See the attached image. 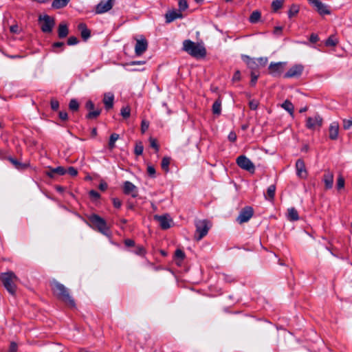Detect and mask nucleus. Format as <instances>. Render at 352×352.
<instances>
[{
    "label": "nucleus",
    "instance_id": "nucleus-1",
    "mask_svg": "<svg viewBox=\"0 0 352 352\" xmlns=\"http://www.w3.org/2000/svg\"><path fill=\"white\" fill-rule=\"evenodd\" d=\"M50 286L53 294L57 297V298L63 301L70 308L76 307L74 299L70 295L69 289L64 285L60 283L56 280H53L50 283Z\"/></svg>",
    "mask_w": 352,
    "mask_h": 352
},
{
    "label": "nucleus",
    "instance_id": "nucleus-2",
    "mask_svg": "<svg viewBox=\"0 0 352 352\" xmlns=\"http://www.w3.org/2000/svg\"><path fill=\"white\" fill-rule=\"evenodd\" d=\"M182 49L197 59L203 58L206 56V50L203 44L188 39L184 41Z\"/></svg>",
    "mask_w": 352,
    "mask_h": 352
},
{
    "label": "nucleus",
    "instance_id": "nucleus-3",
    "mask_svg": "<svg viewBox=\"0 0 352 352\" xmlns=\"http://www.w3.org/2000/svg\"><path fill=\"white\" fill-rule=\"evenodd\" d=\"M89 226L104 235H108L109 228L104 219L96 214H92L88 217Z\"/></svg>",
    "mask_w": 352,
    "mask_h": 352
},
{
    "label": "nucleus",
    "instance_id": "nucleus-4",
    "mask_svg": "<svg viewBox=\"0 0 352 352\" xmlns=\"http://www.w3.org/2000/svg\"><path fill=\"white\" fill-rule=\"evenodd\" d=\"M0 279L8 292L12 295H14L16 288L15 283L18 280V278L15 274L10 271L2 273L0 276Z\"/></svg>",
    "mask_w": 352,
    "mask_h": 352
},
{
    "label": "nucleus",
    "instance_id": "nucleus-5",
    "mask_svg": "<svg viewBox=\"0 0 352 352\" xmlns=\"http://www.w3.org/2000/svg\"><path fill=\"white\" fill-rule=\"evenodd\" d=\"M196 227V233L195 235V238L197 241H200L203 239L206 235H207L209 230L210 225L209 222L207 220H199L195 223Z\"/></svg>",
    "mask_w": 352,
    "mask_h": 352
},
{
    "label": "nucleus",
    "instance_id": "nucleus-6",
    "mask_svg": "<svg viewBox=\"0 0 352 352\" xmlns=\"http://www.w3.org/2000/svg\"><path fill=\"white\" fill-rule=\"evenodd\" d=\"M236 163L241 169L248 171L250 173H254L255 166L245 155H241L237 157Z\"/></svg>",
    "mask_w": 352,
    "mask_h": 352
},
{
    "label": "nucleus",
    "instance_id": "nucleus-7",
    "mask_svg": "<svg viewBox=\"0 0 352 352\" xmlns=\"http://www.w3.org/2000/svg\"><path fill=\"white\" fill-rule=\"evenodd\" d=\"M38 21L41 25V30L43 32L50 33L52 32V28L55 24L53 18L49 15L45 14L43 16H40Z\"/></svg>",
    "mask_w": 352,
    "mask_h": 352
},
{
    "label": "nucleus",
    "instance_id": "nucleus-8",
    "mask_svg": "<svg viewBox=\"0 0 352 352\" xmlns=\"http://www.w3.org/2000/svg\"><path fill=\"white\" fill-rule=\"evenodd\" d=\"M322 118L320 115L316 114L313 117L307 118L305 126L308 129L316 130L322 126Z\"/></svg>",
    "mask_w": 352,
    "mask_h": 352
},
{
    "label": "nucleus",
    "instance_id": "nucleus-9",
    "mask_svg": "<svg viewBox=\"0 0 352 352\" xmlns=\"http://www.w3.org/2000/svg\"><path fill=\"white\" fill-rule=\"evenodd\" d=\"M254 210L252 207L246 206L243 208L239 212L236 218V221L239 224L248 222L253 216Z\"/></svg>",
    "mask_w": 352,
    "mask_h": 352
},
{
    "label": "nucleus",
    "instance_id": "nucleus-10",
    "mask_svg": "<svg viewBox=\"0 0 352 352\" xmlns=\"http://www.w3.org/2000/svg\"><path fill=\"white\" fill-rule=\"evenodd\" d=\"M115 1L116 0H101L96 7V13L102 14L108 12L113 8Z\"/></svg>",
    "mask_w": 352,
    "mask_h": 352
},
{
    "label": "nucleus",
    "instance_id": "nucleus-11",
    "mask_svg": "<svg viewBox=\"0 0 352 352\" xmlns=\"http://www.w3.org/2000/svg\"><path fill=\"white\" fill-rule=\"evenodd\" d=\"M286 63L284 62L271 63L269 65V73L274 76H280L285 69Z\"/></svg>",
    "mask_w": 352,
    "mask_h": 352
},
{
    "label": "nucleus",
    "instance_id": "nucleus-12",
    "mask_svg": "<svg viewBox=\"0 0 352 352\" xmlns=\"http://www.w3.org/2000/svg\"><path fill=\"white\" fill-rule=\"evenodd\" d=\"M303 69V65L300 64L294 65L285 74L284 78H298L301 76Z\"/></svg>",
    "mask_w": 352,
    "mask_h": 352
},
{
    "label": "nucleus",
    "instance_id": "nucleus-13",
    "mask_svg": "<svg viewBox=\"0 0 352 352\" xmlns=\"http://www.w3.org/2000/svg\"><path fill=\"white\" fill-rule=\"evenodd\" d=\"M309 3L314 6L318 12L321 15L329 14L331 13L328 7L319 0H308Z\"/></svg>",
    "mask_w": 352,
    "mask_h": 352
},
{
    "label": "nucleus",
    "instance_id": "nucleus-14",
    "mask_svg": "<svg viewBox=\"0 0 352 352\" xmlns=\"http://www.w3.org/2000/svg\"><path fill=\"white\" fill-rule=\"evenodd\" d=\"M148 42L145 38L142 37L140 39H137L135 46V54L137 56H141L144 52H146Z\"/></svg>",
    "mask_w": 352,
    "mask_h": 352
},
{
    "label": "nucleus",
    "instance_id": "nucleus-15",
    "mask_svg": "<svg viewBox=\"0 0 352 352\" xmlns=\"http://www.w3.org/2000/svg\"><path fill=\"white\" fill-rule=\"evenodd\" d=\"M123 190L126 195H130L133 197H136L138 195L137 187L129 181L124 183Z\"/></svg>",
    "mask_w": 352,
    "mask_h": 352
},
{
    "label": "nucleus",
    "instance_id": "nucleus-16",
    "mask_svg": "<svg viewBox=\"0 0 352 352\" xmlns=\"http://www.w3.org/2000/svg\"><path fill=\"white\" fill-rule=\"evenodd\" d=\"M155 219L159 222L160 227L164 230L168 229L171 226L172 219L168 215H155Z\"/></svg>",
    "mask_w": 352,
    "mask_h": 352
},
{
    "label": "nucleus",
    "instance_id": "nucleus-17",
    "mask_svg": "<svg viewBox=\"0 0 352 352\" xmlns=\"http://www.w3.org/2000/svg\"><path fill=\"white\" fill-rule=\"evenodd\" d=\"M297 175L300 178H306L307 173L305 168V162L302 160L298 159L296 162Z\"/></svg>",
    "mask_w": 352,
    "mask_h": 352
},
{
    "label": "nucleus",
    "instance_id": "nucleus-18",
    "mask_svg": "<svg viewBox=\"0 0 352 352\" xmlns=\"http://www.w3.org/2000/svg\"><path fill=\"white\" fill-rule=\"evenodd\" d=\"M340 126L338 122H333L330 124L329 128V136L332 140H336L338 138Z\"/></svg>",
    "mask_w": 352,
    "mask_h": 352
},
{
    "label": "nucleus",
    "instance_id": "nucleus-19",
    "mask_svg": "<svg viewBox=\"0 0 352 352\" xmlns=\"http://www.w3.org/2000/svg\"><path fill=\"white\" fill-rule=\"evenodd\" d=\"M67 173V170L63 166H58L56 168H49V170L46 172V175L53 178L55 175H64Z\"/></svg>",
    "mask_w": 352,
    "mask_h": 352
},
{
    "label": "nucleus",
    "instance_id": "nucleus-20",
    "mask_svg": "<svg viewBox=\"0 0 352 352\" xmlns=\"http://www.w3.org/2000/svg\"><path fill=\"white\" fill-rule=\"evenodd\" d=\"M323 182L326 189H331L333 184V174L332 172L327 170L323 175Z\"/></svg>",
    "mask_w": 352,
    "mask_h": 352
},
{
    "label": "nucleus",
    "instance_id": "nucleus-21",
    "mask_svg": "<svg viewBox=\"0 0 352 352\" xmlns=\"http://www.w3.org/2000/svg\"><path fill=\"white\" fill-rule=\"evenodd\" d=\"M114 95L111 92L104 94L103 102L106 109H110L113 106Z\"/></svg>",
    "mask_w": 352,
    "mask_h": 352
},
{
    "label": "nucleus",
    "instance_id": "nucleus-22",
    "mask_svg": "<svg viewBox=\"0 0 352 352\" xmlns=\"http://www.w3.org/2000/svg\"><path fill=\"white\" fill-rule=\"evenodd\" d=\"M165 16L166 23H170L177 19L182 18L183 15L179 10H172L167 12Z\"/></svg>",
    "mask_w": 352,
    "mask_h": 352
},
{
    "label": "nucleus",
    "instance_id": "nucleus-23",
    "mask_svg": "<svg viewBox=\"0 0 352 352\" xmlns=\"http://www.w3.org/2000/svg\"><path fill=\"white\" fill-rule=\"evenodd\" d=\"M78 29L80 31V34L84 40H87L90 36V31L87 28L85 24L80 23Z\"/></svg>",
    "mask_w": 352,
    "mask_h": 352
},
{
    "label": "nucleus",
    "instance_id": "nucleus-24",
    "mask_svg": "<svg viewBox=\"0 0 352 352\" xmlns=\"http://www.w3.org/2000/svg\"><path fill=\"white\" fill-rule=\"evenodd\" d=\"M281 107L287 111L292 117H294V107L293 104L288 100H286L282 104Z\"/></svg>",
    "mask_w": 352,
    "mask_h": 352
},
{
    "label": "nucleus",
    "instance_id": "nucleus-25",
    "mask_svg": "<svg viewBox=\"0 0 352 352\" xmlns=\"http://www.w3.org/2000/svg\"><path fill=\"white\" fill-rule=\"evenodd\" d=\"M68 32H69L68 28L65 24L61 23L59 25L58 30V34L59 38H63L66 37L68 34Z\"/></svg>",
    "mask_w": 352,
    "mask_h": 352
},
{
    "label": "nucleus",
    "instance_id": "nucleus-26",
    "mask_svg": "<svg viewBox=\"0 0 352 352\" xmlns=\"http://www.w3.org/2000/svg\"><path fill=\"white\" fill-rule=\"evenodd\" d=\"M288 219L290 221H297L299 219L298 211L294 208H290L287 210Z\"/></svg>",
    "mask_w": 352,
    "mask_h": 352
},
{
    "label": "nucleus",
    "instance_id": "nucleus-27",
    "mask_svg": "<svg viewBox=\"0 0 352 352\" xmlns=\"http://www.w3.org/2000/svg\"><path fill=\"white\" fill-rule=\"evenodd\" d=\"M70 0H54L52 6L55 9H60L65 7Z\"/></svg>",
    "mask_w": 352,
    "mask_h": 352
},
{
    "label": "nucleus",
    "instance_id": "nucleus-28",
    "mask_svg": "<svg viewBox=\"0 0 352 352\" xmlns=\"http://www.w3.org/2000/svg\"><path fill=\"white\" fill-rule=\"evenodd\" d=\"M276 186L275 185H270L267 190L265 198L270 201H272L275 196Z\"/></svg>",
    "mask_w": 352,
    "mask_h": 352
},
{
    "label": "nucleus",
    "instance_id": "nucleus-29",
    "mask_svg": "<svg viewBox=\"0 0 352 352\" xmlns=\"http://www.w3.org/2000/svg\"><path fill=\"white\" fill-rule=\"evenodd\" d=\"M120 136L117 133H112L109 138L108 146L110 150H112L115 148L116 142L119 139Z\"/></svg>",
    "mask_w": 352,
    "mask_h": 352
},
{
    "label": "nucleus",
    "instance_id": "nucleus-30",
    "mask_svg": "<svg viewBox=\"0 0 352 352\" xmlns=\"http://www.w3.org/2000/svg\"><path fill=\"white\" fill-rule=\"evenodd\" d=\"M221 111V101L218 99L212 104V112L214 114L219 115Z\"/></svg>",
    "mask_w": 352,
    "mask_h": 352
},
{
    "label": "nucleus",
    "instance_id": "nucleus-31",
    "mask_svg": "<svg viewBox=\"0 0 352 352\" xmlns=\"http://www.w3.org/2000/svg\"><path fill=\"white\" fill-rule=\"evenodd\" d=\"M261 16V12L258 10H255L250 16L249 21L252 23H256L260 20Z\"/></svg>",
    "mask_w": 352,
    "mask_h": 352
},
{
    "label": "nucleus",
    "instance_id": "nucleus-32",
    "mask_svg": "<svg viewBox=\"0 0 352 352\" xmlns=\"http://www.w3.org/2000/svg\"><path fill=\"white\" fill-rule=\"evenodd\" d=\"M284 0H274L272 3V8L274 12H277L283 5Z\"/></svg>",
    "mask_w": 352,
    "mask_h": 352
},
{
    "label": "nucleus",
    "instance_id": "nucleus-33",
    "mask_svg": "<svg viewBox=\"0 0 352 352\" xmlns=\"http://www.w3.org/2000/svg\"><path fill=\"white\" fill-rule=\"evenodd\" d=\"M170 162V158L168 157H164L162 158L161 166L162 168L165 171L168 172L169 170V164Z\"/></svg>",
    "mask_w": 352,
    "mask_h": 352
},
{
    "label": "nucleus",
    "instance_id": "nucleus-34",
    "mask_svg": "<svg viewBox=\"0 0 352 352\" xmlns=\"http://www.w3.org/2000/svg\"><path fill=\"white\" fill-rule=\"evenodd\" d=\"M299 12V7L297 5H292L289 11H288V16L289 18H292L295 15H296Z\"/></svg>",
    "mask_w": 352,
    "mask_h": 352
},
{
    "label": "nucleus",
    "instance_id": "nucleus-35",
    "mask_svg": "<svg viewBox=\"0 0 352 352\" xmlns=\"http://www.w3.org/2000/svg\"><path fill=\"white\" fill-rule=\"evenodd\" d=\"M338 43V39L336 37H334L333 36H331L326 41L325 45L327 46H332V47H333V46H336Z\"/></svg>",
    "mask_w": 352,
    "mask_h": 352
},
{
    "label": "nucleus",
    "instance_id": "nucleus-36",
    "mask_svg": "<svg viewBox=\"0 0 352 352\" xmlns=\"http://www.w3.org/2000/svg\"><path fill=\"white\" fill-rule=\"evenodd\" d=\"M120 113L124 118H129L131 115V109L129 106L124 107L121 109Z\"/></svg>",
    "mask_w": 352,
    "mask_h": 352
},
{
    "label": "nucleus",
    "instance_id": "nucleus-37",
    "mask_svg": "<svg viewBox=\"0 0 352 352\" xmlns=\"http://www.w3.org/2000/svg\"><path fill=\"white\" fill-rule=\"evenodd\" d=\"M101 113L100 109L97 110H91L89 112V113L87 115V118L88 119H94L96 118Z\"/></svg>",
    "mask_w": 352,
    "mask_h": 352
},
{
    "label": "nucleus",
    "instance_id": "nucleus-38",
    "mask_svg": "<svg viewBox=\"0 0 352 352\" xmlns=\"http://www.w3.org/2000/svg\"><path fill=\"white\" fill-rule=\"evenodd\" d=\"M10 161L17 169L23 170L26 168L25 164H21L15 159L10 158Z\"/></svg>",
    "mask_w": 352,
    "mask_h": 352
},
{
    "label": "nucleus",
    "instance_id": "nucleus-39",
    "mask_svg": "<svg viewBox=\"0 0 352 352\" xmlns=\"http://www.w3.org/2000/svg\"><path fill=\"white\" fill-rule=\"evenodd\" d=\"M69 107L72 111H76L79 108V104L76 99H72L69 102Z\"/></svg>",
    "mask_w": 352,
    "mask_h": 352
},
{
    "label": "nucleus",
    "instance_id": "nucleus-40",
    "mask_svg": "<svg viewBox=\"0 0 352 352\" xmlns=\"http://www.w3.org/2000/svg\"><path fill=\"white\" fill-rule=\"evenodd\" d=\"M343 122V129L344 130H349L352 129V117L349 119H344L342 120Z\"/></svg>",
    "mask_w": 352,
    "mask_h": 352
},
{
    "label": "nucleus",
    "instance_id": "nucleus-41",
    "mask_svg": "<svg viewBox=\"0 0 352 352\" xmlns=\"http://www.w3.org/2000/svg\"><path fill=\"white\" fill-rule=\"evenodd\" d=\"M336 187L338 190L344 187V179L342 175H339L338 177Z\"/></svg>",
    "mask_w": 352,
    "mask_h": 352
},
{
    "label": "nucleus",
    "instance_id": "nucleus-42",
    "mask_svg": "<svg viewBox=\"0 0 352 352\" xmlns=\"http://www.w3.org/2000/svg\"><path fill=\"white\" fill-rule=\"evenodd\" d=\"M143 150H144V146H143L142 142H140L136 143L135 146V153L137 155H140L142 154Z\"/></svg>",
    "mask_w": 352,
    "mask_h": 352
},
{
    "label": "nucleus",
    "instance_id": "nucleus-43",
    "mask_svg": "<svg viewBox=\"0 0 352 352\" xmlns=\"http://www.w3.org/2000/svg\"><path fill=\"white\" fill-rule=\"evenodd\" d=\"M178 6L179 11H184L188 7L186 0H178Z\"/></svg>",
    "mask_w": 352,
    "mask_h": 352
},
{
    "label": "nucleus",
    "instance_id": "nucleus-44",
    "mask_svg": "<svg viewBox=\"0 0 352 352\" xmlns=\"http://www.w3.org/2000/svg\"><path fill=\"white\" fill-rule=\"evenodd\" d=\"M133 252L137 255L144 256L146 253V250L143 246H137Z\"/></svg>",
    "mask_w": 352,
    "mask_h": 352
},
{
    "label": "nucleus",
    "instance_id": "nucleus-45",
    "mask_svg": "<svg viewBox=\"0 0 352 352\" xmlns=\"http://www.w3.org/2000/svg\"><path fill=\"white\" fill-rule=\"evenodd\" d=\"M149 122L145 120H143L141 123V131L144 133L148 129Z\"/></svg>",
    "mask_w": 352,
    "mask_h": 352
},
{
    "label": "nucleus",
    "instance_id": "nucleus-46",
    "mask_svg": "<svg viewBox=\"0 0 352 352\" xmlns=\"http://www.w3.org/2000/svg\"><path fill=\"white\" fill-rule=\"evenodd\" d=\"M258 106V101L256 100H252L249 102V107L252 110H256Z\"/></svg>",
    "mask_w": 352,
    "mask_h": 352
},
{
    "label": "nucleus",
    "instance_id": "nucleus-47",
    "mask_svg": "<svg viewBox=\"0 0 352 352\" xmlns=\"http://www.w3.org/2000/svg\"><path fill=\"white\" fill-rule=\"evenodd\" d=\"M258 75L255 74L254 72L251 73V80H250V85L252 86H254L256 83V81L258 80Z\"/></svg>",
    "mask_w": 352,
    "mask_h": 352
},
{
    "label": "nucleus",
    "instance_id": "nucleus-48",
    "mask_svg": "<svg viewBox=\"0 0 352 352\" xmlns=\"http://www.w3.org/2000/svg\"><path fill=\"white\" fill-rule=\"evenodd\" d=\"M50 105H51V108L53 110L56 111V110H58V109L59 107V102L58 100H56L55 99H52L51 100Z\"/></svg>",
    "mask_w": 352,
    "mask_h": 352
},
{
    "label": "nucleus",
    "instance_id": "nucleus-49",
    "mask_svg": "<svg viewBox=\"0 0 352 352\" xmlns=\"http://www.w3.org/2000/svg\"><path fill=\"white\" fill-rule=\"evenodd\" d=\"M78 43V39L75 36H70L67 40V44L69 45H74Z\"/></svg>",
    "mask_w": 352,
    "mask_h": 352
},
{
    "label": "nucleus",
    "instance_id": "nucleus-50",
    "mask_svg": "<svg viewBox=\"0 0 352 352\" xmlns=\"http://www.w3.org/2000/svg\"><path fill=\"white\" fill-rule=\"evenodd\" d=\"M175 257L179 258L181 261L184 258L185 254L181 250H177L175 253Z\"/></svg>",
    "mask_w": 352,
    "mask_h": 352
},
{
    "label": "nucleus",
    "instance_id": "nucleus-51",
    "mask_svg": "<svg viewBox=\"0 0 352 352\" xmlns=\"http://www.w3.org/2000/svg\"><path fill=\"white\" fill-rule=\"evenodd\" d=\"M147 173L149 176L154 177L155 176V169L153 166H148Z\"/></svg>",
    "mask_w": 352,
    "mask_h": 352
},
{
    "label": "nucleus",
    "instance_id": "nucleus-52",
    "mask_svg": "<svg viewBox=\"0 0 352 352\" xmlns=\"http://www.w3.org/2000/svg\"><path fill=\"white\" fill-rule=\"evenodd\" d=\"M67 173H68L71 176L75 177L78 174V170L74 167L70 166L67 169Z\"/></svg>",
    "mask_w": 352,
    "mask_h": 352
},
{
    "label": "nucleus",
    "instance_id": "nucleus-53",
    "mask_svg": "<svg viewBox=\"0 0 352 352\" xmlns=\"http://www.w3.org/2000/svg\"><path fill=\"white\" fill-rule=\"evenodd\" d=\"M89 196L95 200L99 199L100 197V194L94 190H91L89 191Z\"/></svg>",
    "mask_w": 352,
    "mask_h": 352
},
{
    "label": "nucleus",
    "instance_id": "nucleus-54",
    "mask_svg": "<svg viewBox=\"0 0 352 352\" xmlns=\"http://www.w3.org/2000/svg\"><path fill=\"white\" fill-rule=\"evenodd\" d=\"M150 144L151 146L155 149V151L157 152L159 151V146L157 143L156 140L151 138H150Z\"/></svg>",
    "mask_w": 352,
    "mask_h": 352
},
{
    "label": "nucleus",
    "instance_id": "nucleus-55",
    "mask_svg": "<svg viewBox=\"0 0 352 352\" xmlns=\"http://www.w3.org/2000/svg\"><path fill=\"white\" fill-rule=\"evenodd\" d=\"M113 205L116 208H120L122 206V201L118 198H113Z\"/></svg>",
    "mask_w": 352,
    "mask_h": 352
},
{
    "label": "nucleus",
    "instance_id": "nucleus-56",
    "mask_svg": "<svg viewBox=\"0 0 352 352\" xmlns=\"http://www.w3.org/2000/svg\"><path fill=\"white\" fill-rule=\"evenodd\" d=\"M85 107L87 109H88L90 111L94 109V104L93 103L92 101L88 100L86 102Z\"/></svg>",
    "mask_w": 352,
    "mask_h": 352
},
{
    "label": "nucleus",
    "instance_id": "nucleus-57",
    "mask_svg": "<svg viewBox=\"0 0 352 352\" xmlns=\"http://www.w3.org/2000/svg\"><path fill=\"white\" fill-rule=\"evenodd\" d=\"M124 243V245L127 247H132V246L135 245V241L132 239H125Z\"/></svg>",
    "mask_w": 352,
    "mask_h": 352
},
{
    "label": "nucleus",
    "instance_id": "nucleus-58",
    "mask_svg": "<svg viewBox=\"0 0 352 352\" xmlns=\"http://www.w3.org/2000/svg\"><path fill=\"white\" fill-rule=\"evenodd\" d=\"M59 118L62 120H67L68 118L67 113L66 111H60Z\"/></svg>",
    "mask_w": 352,
    "mask_h": 352
},
{
    "label": "nucleus",
    "instance_id": "nucleus-59",
    "mask_svg": "<svg viewBox=\"0 0 352 352\" xmlns=\"http://www.w3.org/2000/svg\"><path fill=\"white\" fill-rule=\"evenodd\" d=\"M319 40V38L317 34H311L310 36L309 41L310 42L315 43Z\"/></svg>",
    "mask_w": 352,
    "mask_h": 352
},
{
    "label": "nucleus",
    "instance_id": "nucleus-60",
    "mask_svg": "<svg viewBox=\"0 0 352 352\" xmlns=\"http://www.w3.org/2000/svg\"><path fill=\"white\" fill-rule=\"evenodd\" d=\"M241 79V73L239 70H237L233 77H232V80L233 81H239V80Z\"/></svg>",
    "mask_w": 352,
    "mask_h": 352
},
{
    "label": "nucleus",
    "instance_id": "nucleus-61",
    "mask_svg": "<svg viewBox=\"0 0 352 352\" xmlns=\"http://www.w3.org/2000/svg\"><path fill=\"white\" fill-rule=\"evenodd\" d=\"M100 190L104 191L107 188V184L106 182H102L99 184Z\"/></svg>",
    "mask_w": 352,
    "mask_h": 352
},
{
    "label": "nucleus",
    "instance_id": "nucleus-62",
    "mask_svg": "<svg viewBox=\"0 0 352 352\" xmlns=\"http://www.w3.org/2000/svg\"><path fill=\"white\" fill-rule=\"evenodd\" d=\"M228 139L231 141V142H234L236 140V135L233 132H231L229 135H228Z\"/></svg>",
    "mask_w": 352,
    "mask_h": 352
},
{
    "label": "nucleus",
    "instance_id": "nucleus-63",
    "mask_svg": "<svg viewBox=\"0 0 352 352\" xmlns=\"http://www.w3.org/2000/svg\"><path fill=\"white\" fill-rule=\"evenodd\" d=\"M17 346L15 343L12 342L10 344V352H16Z\"/></svg>",
    "mask_w": 352,
    "mask_h": 352
},
{
    "label": "nucleus",
    "instance_id": "nucleus-64",
    "mask_svg": "<svg viewBox=\"0 0 352 352\" xmlns=\"http://www.w3.org/2000/svg\"><path fill=\"white\" fill-rule=\"evenodd\" d=\"M63 45H64V43L56 42V43H54L52 46L54 48H56V47H62Z\"/></svg>",
    "mask_w": 352,
    "mask_h": 352
}]
</instances>
